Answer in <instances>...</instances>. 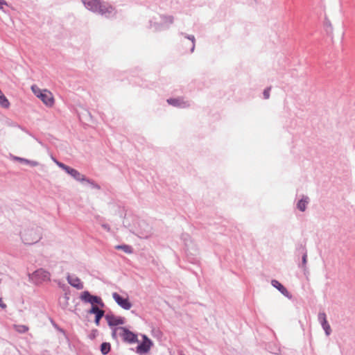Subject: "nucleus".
<instances>
[{"label":"nucleus","instance_id":"nucleus-16","mask_svg":"<svg viewBox=\"0 0 355 355\" xmlns=\"http://www.w3.org/2000/svg\"><path fill=\"white\" fill-rule=\"evenodd\" d=\"M167 102L171 105L180 107H186L189 105L187 102L184 101L182 98H168Z\"/></svg>","mask_w":355,"mask_h":355},{"label":"nucleus","instance_id":"nucleus-18","mask_svg":"<svg viewBox=\"0 0 355 355\" xmlns=\"http://www.w3.org/2000/svg\"><path fill=\"white\" fill-rule=\"evenodd\" d=\"M13 328L19 334L26 333L29 329L28 326L24 324H14Z\"/></svg>","mask_w":355,"mask_h":355},{"label":"nucleus","instance_id":"nucleus-34","mask_svg":"<svg viewBox=\"0 0 355 355\" xmlns=\"http://www.w3.org/2000/svg\"><path fill=\"white\" fill-rule=\"evenodd\" d=\"M103 227L105 229V230H110V227H109V225H107V224H104L102 225Z\"/></svg>","mask_w":355,"mask_h":355},{"label":"nucleus","instance_id":"nucleus-1","mask_svg":"<svg viewBox=\"0 0 355 355\" xmlns=\"http://www.w3.org/2000/svg\"><path fill=\"white\" fill-rule=\"evenodd\" d=\"M81 1L87 10L105 18L115 17L117 14L116 8L107 1L101 0H81Z\"/></svg>","mask_w":355,"mask_h":355},{"label":"nucleus","instance_id":"nucleus-13","mask_svg":"<svg viewBox=\"0 0 355 355\" xmlns=\"http://www.w3.org/2000/svg\"><path fill=\"white\" fill-rule=\"evenodd\" d=\"M67 279L68 283L73 287L77 289H83V284L81 282L80 279L76 277V275H68L67 277Z\"/></svg>","mask_w":355,"mask_h":355},{"label":"nucleus","instance_id":"nucleus-21","mask_svg":"<svg viewBox=\"0 0 355 355\" xmlns=\"http://www.w3.org/2000/svg\"><path fill=\"white\" fill-rule=\"evenodd\" d=\"M116 249L123 250L125 253L130 254L132 252V248L128 245H120L116 246Z\"/></svg>","mask_w":355,"mask_h":355},{"label":"nucleus","instance_id":"nucleus-27","mask_svg":"<svg viewBox=\"0 0 355 355\" xmlns=\"http://www.w3.org/2000/svg\"><path fill=\"white\" fill-rule=\"evenodd\" d=\"M162 18L164 23H168L170 24L173 23L174 18L173 16H171V15L163 16Z\"/></svg>","mask_w":355,"mask_h":355},{"label":"nucleus","instance_id":"nucleus-14","mask_svg":"<svg viewBox=\"0 0 355 355\" xmlns=\"http://www.w3.org/2000/svg\"><path fill=\"white\" fill-rule=\"evenodd\" d=\"M65 172L70 175L71 177H73L77 181L84 182V180H86V177L84 175L81 174L76 169L72 168L69 166L68 167V168H67V171Z\"/></svg>","mask_w":355,"mask_h":355},{"label":"nucleus","instance_id":"nucleus-3","mask_svg":"<svg viewBox=\"0 0 355 355\" xmlns=\"http://www.w3.org/2000/svg\"><path fill=\"white\" fill-rule=\"evenodd\" d=\"M80 299L83 302L90 303L92 306H96L95 304H98L101 307L104 306V303L103 302L100 297L92 295L87 291H83L81 293Z\"/></svg>","mask_w":355,"mask_h":355},{"label":"nucleus","instance_id":"nucleus-32","mask_svg":"<svg viewBox=\"0 0 355 355\" xmlns=\"http://www.w3.org/2000/svg\"><path fill=\"white\" fill-rule=\"evenodd\" d=\"M7 2L5 0H0V9L3 10V6H7Z\"/></svg>","mask_w":355,"mask_h":355},{"label":"nucleus","instance_id":"nucleus-25","mask_svg":"<svg viewBox=\"0 0 355 355\" xmlns=\"http://www.w3.org/2000/svg\"><path fill=\"white\" fill-rule=\"evenodd\" d=\"M121 332V327H114L112 329V337L116 340L117 339V337L119 335V334Z\"/></svg>","mask_w":355,"mask_h":355},{"label":"nucleus","instance_id":"nucleus-29","mask_svg":"<svg viewBox=\"0 0 355 355\" xmlns=\"http://www.w3.org/2000/svg\"><path fill=\"white\" fill-rule=\"evenodd\" d=\"M270 89H271V87H267L266 89H264L263 93L264 98H266V99L269 98Z\"/></svg>","mask_w":355,"mask_h":355},{"label":"nucleus","instance_id":"nucleus-11","mask_svg":"<svg viewBox=\"0 0 355 355\" xmlns=\"http://www.w3.org/2000/svg\"><path fill=\"white\" fill-rule=\"evenodd\" d=\"M39 98L48 107H51L54 103L53 94L47 89H44V92L40 94Z\"/></svg>","mask_w":355,"mask_h":355},{"label":"nucleus","instance_id":"nucleus-9","mask_svg":"<svg viewBox=\"0 0 355 355\" xmlns=\"http://www.w3.org/2000/svg\"><path fill=\"white\" fill-rule=\"evenodd\" d=\"M153 234L152 227L145 223L140 225V230L138 232V236L141 239H146Z\"/></svg>","mask_w":355,"mask_h":355},{"label":"nucleus","instance_id":"nucleus-6","mask_svg":"<svg viewBox=\"0 0 355 355\" xmlns=\"http://www.w3.org/2000/svg\"><path fill=\"white\" fill-rule=\"evenodd\" d=\"M112 297L116 304L121 308L125 310H129L132 307V303L129 301L128 298H123L117 293H112Z\"/></svg>","mask_w":355,"mask_h":355},{"label":"nucleus","instance_id":"nucleus-12","mask_svg":"<svg viewBox=\"0 0 355 355\" xmlns=\"http://www.w3.org/2000/svg\"><path fill=\"white\" fill-rule=\"evenodd\" d=\"M89 314H95V324L99 325L101 319L104 316L105 311L100 309L97 306H92V308L88 311Z\"/></svg>","mask_w":355,"mask_h":355},{"label":"nucleus","instance_id":"nucleus-33","mask_svg":"<svg viewBox=\"0 0 355 355\" xmlns=\"http://www.w3.org/2000/svg\"><path fill=\"white\" fill-rule=\"evenodd\" d=\"M0 307L3 309L6 308V304L5 303H3L1 298H0Z\"/></svg>","mask_w":355,"mask_h":355},{"label":"nucleus","instance_id":"nucleus-31","mask_svg":"<svg viewBox=\"0 0 355 355\" xmlns=\"http://www.w3.org/2000/svg\"><path fill=\"white\" fill-rule=\"evenodd\" d=\"M27 164H29L31 166H37L39 165V162H37V161H33V160H29L28 159V162H27Z\"/></svg>","mask_w":355,"mask_h":355},{"label":"nucleus","instance_id":"nucleus-26","mask_svg":"<svg viewBox=\"0 0 355 355\" xmlns=\"http://www.w3.org/2000/svg\"><path fill=\"white\" fill-rule=\"evenodd\" d=\"M303 248L304 250V252L302 258V267L305 268L306 262H307V252H306L305 248L304 247Z\"/></svg>","mask_w":355,"mask_h":355},{"label":"nucleus","instance_id":"nucleus-17","mask_svg":"<svg viewBox=\"0 0 355 355\" xmlns=\"http://www.w3.org/2000/svg\"><path fill=\"white\" fill-rule=\"evenodd\" d=\"M309 202V198L308 196H303L301 200H300L297 204V207L301 211H304L306 209V206Z\"/></svg>","mask_w":355,"mask_h":355},{"label":"nucleus","instance_id":"nucleus-20","mask_svg":"<svg viewBox=\"0 0 355 355\" xmlns=\"http://www.w3.org/2000/svg\"><path fill=\"white\" fill-rule=\"evenodd\" d=\"M0 105L3 108H8L10 106L8 98L3 94L0 95Z\"/></svg>","mask_w":355,"mask_h":355},{"label":"nucleus","instance_id":"nucleus-23","mask_svg":"<svg viewBox=\"0 0 355 355\" xmlns=\"http://www.w3.org/2000/svg\"><path fill=\"white\" fill-rule=\"evenodd\" d=\"M181 34L184 35L186 38H187L188 40L191 41L192 46H191V53L193 52V51L195 49V41H196L195 37L193 35H189L184 34L183 33H182Z\"/></svg>","mask_w":355,"mask_h":355},{"label":"nucleus","instance_id":"nucleus-19","mask_svg":"<svg viewBox=\"0 0 355 355\" xmlns=\"http://www.w3.org/2000/svg\"><path fill=\"white\" fill-rule=\"evenodd\" d=\"M110 349H111L110 343L105 342V343H103L101 344V352L103 355L107 354L110 352Z\"/></svg>","mask_w":355,"mask_h":355},{"label":"nucleus","instance_id":"nucleus-5","mask_svg":"<svg viewBox=\"0 0 355 355\" xmlns=\"http://www.w3.org/2000/svg\"><path fill=\"white\" fill-rule=\"evenodd\" d=\"M119 335L123 338L125 342L129 343L137 342V335L125 327H121V332L119 334Z\"/></svg>","mask_w":355,"mask_h":355},{"label":"nucleus","instance_id":"nucleus-2","mask_svg":"<svg viewBox=\"0 0 355 355\" xmlns=\"http://www.w3.org/2000/svg\"><path fill=\"white\" fill-rule=\"evenodd\" d=\"M21 239L26 245H33L37 243L42 239L41 228L35 225L25 228L21 232Z\"/></svg>","mask_w":355,"mask_h":355},{"label":"nucleus","instance_id":"nucleus-22","mask_svg":"<svg viewBox=\"0 0 355 355\" xmlns=\"http://www.w3.org/2000/svg\"><path fill=\"white\" fill-rule=\"evenodd\" d=\"M31 90L37 98H39L40 94H42L44 92V90L40 89L36 85H33L31 86Z\"/></svg>","mask_w":355,"mask_h":355},{"label":"nucleus","instance_id":"nucleus-35","mask_svg":"<svg viewBox=\"0 0 355 355\" xmlns=\"http://www.w3.org/2000/svg\"><path fill=\"white\" fill-rule=\"evenodd\" d=\"M89 337H90V338H94L95 337V334H92V335H90Z\"/></svg>","mask_w":355,"mask_h":355},{"label":"nucleus","instance_id":"nucleus-7","mask_svg":"<svg viewBox=\"0 0 355 355\" xmlns=\"http://www.w3.org/2000/svg\"><path fill=\"white\" fill-rule=\"evenodd\" d=\"M318 320L324 329L326 336H329L331 333V328L327 320L326 313L324 312H320L318 315Z\"/></svg>","mask_w":355,"mask_h":355},{"label":"nucleus","instance_id":"nucleus-10","mask_svg":"<svg viewBox=\"0 0 355 355\" xmlns=\"http://www.w3.org/2000/svg\"><path fill=\"white\" fill-rule=\"evenodd\" d=\"M105 318L110 327H115L119 324H123L125 320L121 317H116L113 314H106Z\"/></svg>","mask_w":355,"mask_h":355},{"label":"nucleus","instance_id":"nucleus-28","mask_svg":"<svg viewBox=\"0 0 355 355\" xmlns=\"http://www.w3.org/2000/svg\"><path fill=\"white\" fill-rule=\"evenodd\" d=\"M12 159L15 161H18L26 164H27V162H28V159L17 156H13Z\"/></svg>","mask_w":355,"mask_h":355},{"label":"nucleus","instance_id":"nucleus-30","mask_svg":"<svg viewBox=\"0 0 355 355\" xmlns=\"http://www.w3.org/2000/svg\"><path fill=\"white\" fill-rule=\"evenodd\" d=\"M57 165L61 168L62 169H63L64 171H67V168H68L69 166H67L66 164L62 163V162H58V161H55Z\"/></svg>","mask_w":355,"mask_h":355},{"label":"nucleus","instance_id":"nucleus-24","mask_svg":"<svg viewBox=\"0 0 355 355\" xmlns=\"http://www.w3.org/2000/svg\"><path fill=\"white\" fill-rule=\"evenodd\" d=\"M84 182H86L88 184H89L92 187V188H94V189H98V190L101 189L100 185L98 184L97 183H96L94 180H92L91 179H89V178H86V180H85Z\"/></svg>","mask_w":355,"mask_h":355},{"label":"nucleus","instance_id":"nucleus-4","mask_svg":"<svg viewBox=\"0 0 355 355\" xmlns=\"http://www.w3.org/2000/svg\"><path fill=\"white\" fill-rule=\"evenodd\" d=\"M50 277V273L43 268H40L35 270L31 275V279L35 282V284H40L44 281H49Z\"/></svg>","mask_w":355,"mask_h":355},{"label":"nucleus","instance_id":"nucleus-15","mask_svg":"<svg viewBox=\"0 0 355 355\" xmlns=\"http://www.w3.org/2000/svg\"><path fill=\"white\" fill-rule=\"evenodd\" d=\"M271 284L272 286L276 288L284 296H286L288 298L291 297V295H290V293L288 291V290L277 280H276V279L272 280Z\"/></svg>","mask_w":355,"mask_h":355},{"label":"nucleus","instance_id":"nucleus-8","mask_svg":"<svg viewBox=\"0 0 355 355\" xmlns=\"http://www.w3.org/2000/svg\"><path fill=\"white\" fill-rule=\"evenodd\" d=\"M152 341L145 335L143 336V342L137 347V352L139 354L147 353L152 346Z\"/></svg>","mask_w":355,"mask_h":355}]
</instances>
